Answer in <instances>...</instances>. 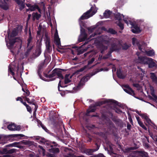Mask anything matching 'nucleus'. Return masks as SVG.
<instances>
[{"label":"nucleus","instance_id":"f257e3e1","mask_svg":"<svg viewBox=\"0 0 157 157\" xmlns=\"http://www.w3.org/2000/svg\"><path fill=\"white\" fill-rule=\"evenodd\" d=\"M97 10L96 8H94L93 7H91L89 10L83 13L80 18L79 20H83L89 18L94 15L97 12Z\"/></svg>","mask_w":157,"mask_h":157},{"label":"nucleus","instance_id":"f03ea898","mask_svg":"<svg viewBox=\"0 0 157 157\" xmlns=\"http://www.w3.org/2000/svg\"><path fill=\"white\" fill-rule=\"evenodd\" d=\"M47 144L50 146V148L48 150L50 152L55 154L59 152V149L57 147L58 144L56 143L53 142L52 143H47Z\"/></svg>","mask_w":157,"mask_h":157},{"label":"nucleus","instance_id":"7ed1b4c3","mask_svg":"<svg viewBox=\"0 0 157 157\" xmlns=\"http://www.w3.org/2000/svg\"><path fill=\"white\" fill-rule=\"evenodd\" d=\"M45 38H44V39L46 52L48 53H50L52 51V48L50 44V38L46 34H45Z\"/></svg>","mask_w":157,"mask_h":157},{"label":"nucleus","instance_id":"20e7f679","mask_svg":"<svg viewBox=\"0 0 157 157\" xmlns=\"http://www.w3.org/2000/svg\"><path fill=\"white\" fill-rule=\"evenodd\" d=\"M54 43L57 46L58 48H60V47H61L60 39L59 38L57 30H56L54 36Z\"/></svg>","mask_w":157,"mask_h":157},{"label":"nucleus","instance_id":"39448f33","mask_svg":"<svg viewBox=\"0 0 157 157\" xmlns=\"http://www.w3.org/2000/svg\"><path fill=\"white\" fill-rule=\"evenodd\" d=\"M23 98H25V101H27V102L30 104H32L35 105L34 108V111L33 112V114H35L37 110L38 106L36 101L33 99H32L30 101V99L26 97H22Z\"/></svg>","mask_w":157,"mask_h":157},{"label":"nucleus","instance_id":"423d86ee","mask_svg":"<svg viewBox=\"0 0 157 157\" xmlns=\"http://www.w3.org/2000/svg\"><path fill=\"white\" fill-rule=\"evenodd\" d=\"M80 32V36L78 39V40L79 42L85 41L86 39L87 36V35L85 29L82 27H81Z\"/></svg>","mask_w":157,"mask_h":157},{"label":"nucleus","instance_id":"0eeeda50","mask_svg":"<svg viewBox=\"0 0 157 157\" xmlns=\"http://www.w3.org/2000/svg\"><path fill=\"white\" fill-rule=\"evenodd\" d=\"M149 58H147L146 56H139L137 60V62L140 64L147 65L148 63V59Z\"/></svg>","mask_w":157,"mask_h":157},{"label":"nucleus","instance_id":"6e6552de","mask_svg":"<svg viewBox=\"0 0 157 157\" xmlns=\"http://www.w3.org/2000/svg\"><path fill=\"white\" fill-rule=\"evenodd\" d=\"M123 89L124 91L129 94L134 96L135 94L134 91L128 85H125L123 86Z\"/></svg>","mask_w":157,"mask_h":157},{"label":"nucleus","instance_id":"1a4fd4ad","mask_svg":"<svg viewBox=\"0 0 157 157\" xmlns=\"http://www.w3.org/2000/svg\"><path fill=\"white\" fill-rule=\"evenodd\" d=\"M121 49L120 45L116 43H113L111 44V47L110 48V54L114 51H119Z\"/></svg>","mask_w":157,"mask_h":157},{"label":"nucleus","instance_id":"9d476101","mask_svg":"<svg viewBox=\"0 0 157 157\" xmlns=\"http://www.w3.org/2000/svg\"><path fill=\"white\" fill-rule=\"evenodd\" d=\"M8 129L10 131H20L21 127L20 125H17L14 123L9 124L7 127Z\"/></svg>","mask_w":157,"mask_h":157},{"label":"nucleus","instance_id":"9b49d317","mask_svg":"<svg viewBox=\"0 0 157 157\" xmlns=\"http://www.w3.org/2000/svg\"><path fill=\"white\" fill-rule=\"evenodd\" d=\"M112 103L115 104L117 105L118 104V102L117 101H115L113 100L109 99L104 101L103 102L102 101L96 104V106H100L103 103Z\"/></svg>","mask_w":157,"mask_h":157},{"label":"nucleus","instance_id":"f8f14e48","mask_svg":"<svg viewBox=\"0 0 157 157\" xmlns=\"http://www.w3.org/2000/svg\"><path fill=\"white\" fill-rule=\"evenodd\" d=\"M132 25V33H138L141 32L140 27L136 24H133Z\"/></svg>","mask_w":157,"mask_h":157},{"label":"nucleus","instance_id":"ddd939ff","mask_svg":"<svg viewBox=\"0 0 157 157\" xmlns=\"http://www.w3.org/2000/svg\"><path fill=\"white\" fill-rule=\"evenodd\" d=\"M19 6V9L21 11L25 7V4L22 2V0H13Z\"/></svg>","mask_w":157,"mask_h":157},{"label":"nucleus","instance_id":"4468645a","mask_svg":"<svg viewBox=\"0 0 157 157\" xmlns=\"http://www.w3.org/2000/svg\"><path fill=\"white\" fill-rule=\"evenodd\" d=\"M117 75L118 78L120 79H123L126 77V75L123 74L122 71L120 68L117 70Z\"/></svg>","mask_w":157,"mask_h":157},{"label":"nucleus","instance_id":"2eb2a0df","mask_svg":"<svg viewBox=\"0 0 157 157\" xmlns=\"http://www.w3.org/2000/svg\"><path fill=\"white\" fill-rule=\"evenodd\" d=\"M96 73L97 72H94L93 73H91L90 75H88L85 76H84L81 79V81H82L83 82H87L91 76L95 75Z\"/></svg>","mask_w":157,"mask_h":157},{"label":"nucleus","instance_id":"dca6fc26","mask_svg":"<svg viewBox=\"0 0 157 157\" xmlns=\"http://www.w3.org/2000/svg\"><path fill=\"white\" fill-rule=\"evenodd\" d=\"M0 7L3 9L6 10L8 9L7 3L6 2H3L2 0H0Z\"/></svg>","mask_w":157,"mask_h":157},{"label":"nucleus","instance_id":"f3484780","mask_svg":"<svg viewBox=\"0 0 157 157\" xmlns=\"http://www.w3.org/2000/svg\"><path fill=\"white\" fill-rule=\"evenodd\" d=\"M117 43L119 45H120V47L122 46V49L123 50H127L131 46V44H127L126 43L122 45L120 41H118Z\"/></svg>","mask_w":157,"mask_h":157},{"label":"nucleus","instance_id":"a211bd4d","mask_svg":"<svg viewBox=\"0 0 157 157\" xmlns=\"http://www.w3.org/2000/svg\"><path fill=\"white\" fill-rule=\"evenodd\" d=\"M29 37L27 40V46H29L30 44L33 43V37L32 36V33L31 31L30 28L29 29Z\"/></svg>","mask_w":157,"mask_h":157},{"label":"nucleus","instance_id":"6ab92c4d","mask_svg":"<svg viewBox=\"0 0 157 157\" xmlns=\"http://www.w3.org/2000/svg\"><path fill=\"white\" fill-rule=\"evenodd\" d=\"M148 61L147 62V64L148 65V67L149 68H152L155 67L156 64L155 62L153 61V59L151 58H149Z\"/></svg>","mask_w":157,"mask_h":157},{"label":"nucleus","instance_id":"aec40b11","mask_svg":"<svg viewBox=\"0 0 157 157\" xmlns=\"http://www.w3.org/2000/svg\"><path fill=\"white\" fill-rule=\"evenodd\" d=\"M60 70L64 71L63 69L57 68V70H56V75L57 76L58 78L59 79H62L64 78V77L62 75V72L60 71Z\"/></svg>","mask_w":157,"mask_h":157},{"label":"nucleus","instance_id":"412c9836","mask_svg":"<svg viewBox=\"0 0 157 157\" xmlns=\"http://www.w3.org/2000/svg\"><path fill=\"white\" fill-rule=\"evenodd\" d=\"M32 20L34 21L36 19L38 20L41 17L40 14L38 13L37 12H33L32 14Z\"/></svg>","mask_w":157,"mask_h":157},{"label":"nucleus","instance_id":"4be33fe9","mask_svg":"<svg viewBox=\"0 0 157 157\" xmlns=\"http://www.w3.org/2000/svg\"><path fill=\"white\" fill-rule=\"evenodd\" d=\"M150 75V77L152 82L157 85V77L156 75L153 72H151Z\"/></svg>","mask_w":157,"mask_h":157},{"label":"nucleus","instance_id":"5701e85b","mask_svg":"<svg viewBox=\"0 0 157 157\" xmlns=\"http://www.w3.org/2000/svg\"><path fill=\"white\" fill-rule=\"evenodd\" d=\"M95 110H96V109L95 108L91 109H90L89 110H87L86 113V115L87 116H91V117H98L97 115H90L89 114L90 113L94 112H95Z\"/></svg>","mask_w":157,"mask_h":157},{"label":"nucleus","instance_id":"b1692460","mask_svg":"<svg viewBox=\"0 0 157 157\" xmlns=\"http://www.w3.org/2000/svg\"><path fill=\"white\" fill-rule=\"evenodd\" d=\"M124 18V16L123 14H121L119 13H117L116 14H115L114 17L116 20H117L118 21H121L122 20V17Z\"/></svg>","mask_w":157,"mask_h":157},{"label":"nucleus","instance_id":"393cba45","mask_svg":"<svg viewBox=\"0 0 157 157\" xmlns=\"http://www.w3.org/2000/svg\"><path fill=\"white\" fill-rule=\"evenodd\" d=\"M112 13V12L109 10H105L103 13V16L105 18H109Z\"/></svg>","mask_w":157,"mask_h":157},{"label":"nucleus","instance_id":"a878e982","mask_svg":"<svg viewBox=\"0 0 157 157\" xmlns=\"http://www.w3.org/2000/svg\"><path fill=\"white\" fill-rule=\"evenodd\" d=\"M17 38H15V39H9V47L10 48H11L13 45L16 42Z\"/></svg>","mask_w":157,"mask_h":157},{"label":"nucleus","instance_id":"bb28decb","mask_svg":"<svg viewBox=\"0 0 157 157\" xmlns=\"http://www.w3.org/2000/svg\"><path fill=\"white\" fill-rule=\"evenodd\" d=\"M136 152L138 154H142L143 157H149L148 155L147 152L144 151H137Z\"/></svg>","mask_w":157,"mask_h":157},{"label":"nucleus","instance_id":"cd10ccee","mask_svg":"<svg viewBox=\"0 0 157 157\" xmlns=\"http://www.w3.org/2000/svg\"><path fill=\"white\" fill-rule=\"evenodd\" d=\"M8 72L9 73H10L12 75L14 79L16 80L15 78L13 76L14 75V73L13 72L14 69L13 67H12L10 65L8 67Z\"/></svg>","mask_w":157,"mask_h":157},{"label":"nucleus","instance_id":"c85d7f7f","mask_svg":"<svg viewBox=\"0 0 157 157\" xmlns=\"http://www.w3.org/2000/svg\"><path fill=\"white\" fill-rule=\"evenodd\" d=\"M145 53L147 56H152L155 55V52L153 50L146 51Z\"/></svg>","mask_w":157,"mask_h":157},{"label":"nucleus","instance_id":"c756f323","mask_svg":"<svg viewBox=\"0 0 157 157\" xmlns=\"http://www.w3.org/2000/svg\"><path fill=\"white\" fill-rule=\"evenodd\" d=\"M32 44L31 43L30 44L29 46H27V50L26 51V53H29L31 50L33 49V46L32 45Z\"/></svg>","mask_w":157,"mask_h":157},{"label":"nucleus","instance_id":"7c9ffc66","mask_svg":"<svg viewBox=\"0 0 157 157\" xmlns=\"http://www.w3.org/2000/svg\"><path fill=\"white\" fill-rule=\"evenodd\" d=\"M30 9H31L30 10L31 11H34L36 9L38 10L39 11L40 10V9L38 5L36 4L32 5L30 8Z\"/></svg>","mask_w":157,"mask_h":157},{"label":"nucleus","instance_id":"2f4dec72","mask_svg":"<svg viewBox=\"0 0 157 157\" xmlns=\"http://www.w3.org/2000/svg\"><path fill=\"white\" fill-rule=\"evenodd\" d=\"M95 152L94 149H87L85 151L86 153L88 155H92V153Z\"/></svg>","mask_w":157,"mask_h":157},{"label":"nucleus","instance_id":"473e14b6","mask_svg":"<svg viewBox=\"0 0 157 157\" xmlns=\"http://www.w3.org/2000/svg\"><path fill=\"white\" fill-rule=\"evenodd\" d=\"M69 76V75L68 74H66L65 75L64 79V83L65 84H67L71 81L68 78Z\"/></svg>","mask_w":157,"mask_h":157},{"label":"nucleus","instance_id":"72a5a7b5","mask_svg":"<svg viewBox=\"0 0 157 157\" xmlns=\"http://www.w3.org/2000/svg\"><path fill=\"white\" fill-rule=\"evenodd\" d=\"M17 32L16 29L13 30L10 35V37H14L16 36H17Z\"/></svg>","mask_w":157,"mask_h":157},{"label":"nucleus","instance_id":"f704fd0d","mask_svg":"<svg viewBox=\"0 0 157 157\" xmlns=\"http://www.w3.org/2000/svg\"><path fill=\"white\" fill-rule=\"evenodd\" d=\"M108 32L112 34H115L117 33L115 30L112 28L109 29Z\"/></svg>","mask_w":157,"mask_h":157},{"label":"nucleus","instance_id":"c9c22d12","mask_svg":"<svg viewBox=\"0 0 157 157\" xmlns=\"http://www.w3.org/2000/svg\"><path fill=\"white\" fill-rule=\"evenodd\" d=\"M95 60V58H92L90 60L88 61V64L86 66H87V67H88V66L92 64L93 62Z\"/></svg>","mask_w":157,"mask_h":157},{"label":"nucleus","instance_id":"e433bc0d","mask_svg":"<svg viewBox=\"0 0 157 157\" xmlns=\"http://www.w3.org/2000/svg\"><path fill=\"white\" fill-rule=\"evenodd\" d=\"M121 21H118L117 23V25L120 27L121 29L122 30L124 28V24L122 23Z\"/></svg>","mask_w":157,"mask_h":157},{"label":"nucleus","instance_id":"4c0bfd02","mask_svg":"<svg viewBox=\"0 0 157 157\" xmlns=\"http://www.w3.org/2000/svg\"><path fill=\"white\" fill-rule=\"evenodd\" d=\"M88 67L87 66L85 65L83 67L79 69L77 71V72H82L84 71L85 69H86Z\"/></svg>","mask_w":157,"mask_h":157},{"label":"nucleus","instance_id":"58836bf2","mask_svg":"<svg viewBox=\"0 0 157 157\" xmlns=\"http://www.w3.org/2000/svg\"><path fill=\"white\" fill-rule=\"evenodd\" d=\"M91 157H106L102 153H99L98 154L95 155Z\"/></svg>","mask_w":157,"mask_h":157},{"label":"nucleus","instance_id":"ea45409f","mask_svg":"<svg viewBox=\"0 0 157 157\" xmlns=\"http://www.w3.org/2000/svg\"><path fill=\"white\" fill-rule=\"evenodd\" d=\"M138 124L140 125V127H141L142 128L144 129V130H147V128L146 127L144 124L142 122H139Z\"/></svg>","mask_w":157,"mask_h":157},{"label":"nucleus","instance_id":"a19ab883","mask_svg":"<svg viewBox=\"0 0 157 157\" xmlns=\"http://www.w3.org/2000/svg\"><path fill=\"white\" fill-rule=\"evenodd\" d=\"M56 70H57V68H55L52 71L51 74L52 75L53 77H54L56 75Z\"/></svg>","mask_w":157,"mask_h":157},{"label":"nucleus","instance_id":"79ce46f5","mask_svg":"<svg viewBox=\"0 0 157 157\" xmlns=\"http://www.w3.org/2000/svg\"><path fill=\"white\" fill-rule=\"evenodd\" d=\"M114 110L116 112L118 113L121 114L122 113V111L117 108L115 107Z\"/></svg>","mask_w":157,"mask_h":157},{"label":"nucleus","instance_id":"37998d69","mask_svg":"<svg viewBox=\"0 0 157 157\" xmlns=\"http://www.w3.org/2000/svg\"><path fill=\"white\" fill-rule=\"evenodd\" d=\"M139 115L142 118H144L145 120H146L148 117V116L146 114H139L138 113Z\"/></svg>","mask_w":157,"mask_h":157},{"label":"nucleus","instance_id":"c03bdc74","mask_svg":"<svg viewBox=\"0 0 157 157\" xmlns=\"http://www.w3.org/2000/svg\"><path fill=\"white\" fill-rule=\"evenodd\" d=\"M95 145H96L95 147L96 148L93 149L95 152L98 151L100 147V145L98 144L97 143H95Z\"/></svg>","mask_w":157,"mask_h":157},{"label":"nucleus","instance_id":"a18cd8bd","mask_svg":"<svg viewBox=\"0 0 157 157\" xmlns=\"http://www.w3.org/2000/svg\"><path fill=\"white\" fill-rule=\"evenodd\" d=\"M61 81L60 80L59 81V83H58V90L59 91H61V90H60V86L62 87H67V86H62L61 85Z\"/></svg>","mask_w":157,"mask_h":157},{"label":"nucleus","instance_id":"49530a36","mask_svg":"<svg viewBox=\"0 0 157 157\" xmlns=\"http://www.w3.org/2000/svg\"><path fill=\"white\" fill-rule=\"evenodd\" d=\"M86 50H87V49H82L80 50L79 51H78V55H80V54H82L83 52H84L86 51Z\"/></svg>","mask_w":157,"mask_h":157},{"label":"nucleus","instance_id":"de8ad7c7","mask_svg":"<svg viewBox=\"0 0 157 157\" xmlns=\"http://www.w3.org/2000/svg\"><path fill=\"white\" fill-rule=\"evenodd\" d=\"M25 93L23 95L25 96V97L29 96L30 94V91L27 89L26 90V91Z\"/></svg>","mask_w":157,"mask_h":157},{"label":"nucleus","instance_id":"09e8293b","mask_svg":"<svg viewBox=\"0 0 157 157\" xmlns=\"http://www.w3.org/2000/svg\"><path fill=\"white\" fill-rule=\"evenodd\" d=\"M74 155L71 152H69L65 155V157H73Z\"/></svg>","mask_w":157,"mask_h":157},{"label":"nucleus","instance_id":"8fccbe9b","mask_svg":"<svg viewBox=\"0 0 157 157\" xmlns=\"http://www.w3.org/2000/svg\"><path fill=\"white\" fill-rule=\"evenodd\" d=\"M12 135L13 136V137H17L18 136L23 137L25 136L24 135L22 134H13Z\"/></svg>","mask_w":157,"mask_h":157},{"label":"nucleus","instance_id":"3c124183","mask_svg":"<svg viewBox=\"0 0 157 157\" xmlns=\"http://www.w3.org/2000/svg\"><path fill=\"white\" fill-rule=\"evenodd\" d=\"M16 151V149H11L8 151V154H12Z\"/></svg>","mask_w":157,"mask_h":157},{"label":"nucleus","instance_id":"603ef678","mask_svg":"<svg viewBox=\"0 0 157 157\" xmlns=\"http://www.w3.org/2000/svg\"><path fill=\"white\" fill-rule=\"evenodd\" d=\"M41 53V51L40 49L38 48L36 50V53L37 54V56H38L40 55Z\"/></svg>","mask_w":157,"mask_h":157},{"label":"nucleus","instance_id":"864d4df0","mask_svg":"<svg viewBox=\"0 0 157 157\" xmlns=\"http://www.w3.org/2000/svg\"><path fill=\"white\" fill-rule=\"evenodd\" d=\"M41 127L46 132L48 133H49V131L47 129L46 127L44 125H42Z\"/></svg>","mask_w":157,"mask_h":157},{"label":"nucleus","instance_id":"5fc2aeb1","mask_svg":"<svg viewBox=\"0 0 157 157\" xmlns=\"http://www.w3.org/2000/svg\"><path fill=\"white\" fill-rule=\"evenodd\" d=\"M26 108L27 111L29 112L30 113H31L32 112V109L31 107L28 105L26 107Z\"/></svg>","mask_w":157,"mask_h":157},{"label":"nucleus","instance_id":"6e6d98bb","mask_svg":"<svg viewBox=\"0 0 157 157\" xmlns=\"http://www.w3.org/2000/svg\"><path fill=\"white\" fill-rule=\"evenodd\" d=\"M87 136L88 137V139L87 140V141L89 142H91L92 140L91 138V136H90L89 134H88L87 135Z\"/></svg>","mask_w":157,"mask_h":157},{"label":"nucleus","instance_id":"4d7b16f0","mask_svg":"<svg viewBox=\"0 0 157 157\" xmlns=\"http://www.w3.org/2000/svg\"><path fill=\"white\" fill-rule=\"evenodd\" d=\"M8 151L6 148H5L3 149L2 151L3 154H8Z\"/></svg>","mask_w":157,"mask_h":157},{"label":"nucleus","instance_id":"13d9d810","mask_svg":"<svg viewBox=\"0 0 157 157\" xmlns=\"http://www.w3.org/2000/svg\"><path fill=\"white\" fill-rule=\"evenodd\" d=\"M37 121L38 124L39 125L40 127H41V126H42V125H44L40 120H37Z\"/></svg>","mask_w":157,"mask_h":157},{"label":"nucleus","instance_id":"bf43d9fd","mask_svg":"<svg viewBox=\"0 0 157 157\" xmlns=\"http://www.w3.org/2000/svg\"><path fill=\"white\" fill-rule=\"evenodd\" d=\"M131 125L128 122V123L127 124V128L128 129L130 130L131 129Z\"/></svg>","mask_w":157,"mask_h":157},{"label":"nucleus","instance_id":"052dcab7","mask_svg":"<svg viewBox=\"0 0 157 157\" xmlns=\"http://www.w3.org/2000/svg\"><path fill=\"white\" fill-rule=\"evenodd\" d=\"M135 154L137 155V157H143V156L141 154H138L136 152V151H134Z\"/></svg>","mask_w":157,"mask_h":157},{"label":"nucleus","instance_id":"680f3d73","mask_svg":"<svg viewBox=\"0 0 157 157\" xmlns=\"http://www.w3.org/2000/svg\"><path fill=\"white\" fill-rule=\"evenodd\" d=\"M38 147H39V148H40V149H41L42 151H43V153H44L45 152V150L43 148V147L41 146H40V145H39L38 146Z\"/></svg>","mask_w":157,"mask_h":157},{"label":"nucleus","instance_id":"e2e57ef3","mask_svg":"<svg viewBox=\"0 0 157 157\" xmlns=\"http://www.w3.org/2000/svg\"><path fill=\"white\" fill-rule=\"evenodd\" d=\"M133 86L136 87L138 88L139 87L140 85L138 83H133Z\"/></svg>","mask_w":157,"mask_h":157},{"label":"nucleus","instance_id":"0e129e2a","mask_svg":"<svg viewBox=\"0 0 157 157\" xmlns=\"http://www.w3.org/2000/svg\"><path fill=\"white\" fill-rule=\"evenodd\" d=\"M41 31V28H38V30L37 31V35H40V32Z\"/></svg>","mask_w":157,"mask_h":157},{"label":"nucleus","instance_id":"69168bd1","mask_svg":"<svg viewBox=\"0 0 157 157\" xmlns=\"http://www.w3.org/2000/svg\"><path fill=\"white\" fill-rule=\"evenodd\" d=\"M41 140H42V141L44 142V143H45V142H46V144L47 143H48V142L47 143V142H48L47 141V140H46V139H45L44 138H41Z\"/></svg>","mask_w":157,"mask_h":157},{"label":"nucleus","instance_id":"338daca9","mask_svg":"<svg viewBox=\"0 0 157 157\" xmlns=\"http://www.w3.org/2000/svg\"><path fill=\"white\" fill-rule=\"evenodd\" d=\"M31 14H29L28 15V17L27 18V21H29V20H30V17H31Z\"/></svg>","mask_w":157,"mask_h":157},{"label":"nucleus","instance_id":"774afa93","mask_svg":"<svg viewBox=\"0 0 157 157\" xmlns=\"http://www.w3.org/2000/svg\"><path fill=\"white\" fill-rule=\"evenodd\" d=\"M148 123H149L151 122V120L148 117L146 120H145Z\"/></svg>","mask_w":157,"mask_h":157}]
</instances>
